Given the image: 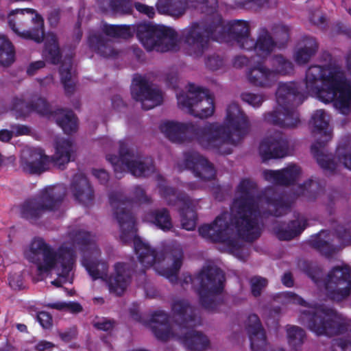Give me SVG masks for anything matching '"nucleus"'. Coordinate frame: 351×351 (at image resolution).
Wrapping results in <instances>:
<instances>
[{
  "label": "nucleus",
  "instance_id": "obj_1",
  "mask_svg": "<svg viewBox=\"0 0 351 351\" xmlns=\"http://www.w3.org/2000/svg\"><path fill=\"white\" fill-rule=\"evenodd\" d=\"M71 241L64 243L56 250L49 246L42 239H34L25 250V258L34 263L40 273L54 272L58 276L66 277L73 265L74 247L76 245H87L82 265L93 279L104 280L111 292L116 295L123 293L128 285L129 271L125 264L114 265L110 276L106 274L107 265L98 261L99 251L94 244V237L85 231H78L70 236Z\"/></svg>",
  "mask_w": 351,
  "mask_h": 351
},
{
  "label": "nucleus",
  "instance_id": "obj_2",
  "mask_svg": "<svg viewBox=\"0 0 351 351\" xmlns=\"http://www.w3.org/2000/svg\"><path fill=\"white\" fill-rule=\"evenodd\" d=\"M254 184L248 180H243L238 187L239 197L234 200L231 213H224L218 216L211 224L202 226L199 232L206 239L223 243L227 250L235 253L237 250L238 236L247 241L256 239L261 233L257 220L256 208L261 199L252 197Z\"/></svg>",
  "mask_w": 351,
  "mask_h": 351
},
{
  "label": "nucleus",
  "instance_id": "obj_3",
  "mask_svg": "<svg viewBox=\"0 0 351 351\" xmlns=\"http://www.w3.org/2000/svg\"><path fill=\"white\" fill-rule=\"evenodd\" d=\"M305 91L324 103L332 102L341 114H347L351 110V82L338 65L309 67L306 74Z\"/></svg>",
  "mask_w": 351,
  "mask_h": 351
},
{
  "label": "nucleus",
  "instance_id": "obj_4",
  "mask_svg": "<svg viewBox=\"0 0 351 351\" xmlns=\"http://www.w3.org/2000/svg\"><path fill=\"white\" fill-rule=\"evenodd\" d=\"M248 128L245 114L237 104H232L228 107L224 125L215 123L206 125L197 132L196 140L205 149H217L223 154H228L231 152L229 143L246 134Z\"/></svg>",
  "mask_w": 351,
  "mask_h": 351
},
{
  "label": "nucleus",
  "instance_id": "obj_5",
  "mask_svg": "<svg viewBox=\"0 0 351 351\" xmlns=\"http://www.w3.org/2000/svg\"><path fill=\"white\" fill-rule=\"evenodd\" d=\"M141 43L148 50L158 51H176L178 48L176 32L172 28L152 23H141L135 26L107 25L104 34L111 38H128L134 32Z\"/></svg>",
  "mask_w": 351,
  "mask_h": 351
},
{
  "label": "nucleus",
  "instance_id": "obj_6",
  "mask_svg": "<svg viewBox=\"0 0 351 351\" xmlns=\"http://www.w3.org/2000/svg\"><path fill=\"white\" fill-rule=\"evenodd\" d=\"M304 98L295 83L280 84L276 92V108L266 117V120L282 127L295 126L299 122L295 107L303 101Z\"/></svg>",
  "mask_w": 351,
  "mask_h": 351
},
{
  "label": "nucleus",
  "instance_id": "obj_7",
  "mask_svg": "<svg viewBox=\"0 0 351 351\" xmlns=\"http://www.w3.org/2000/svg\"><path fill=\"white\" fill-rule=\"evenodd\" d=\"M8 24L19 36L40 42L43 38V20L34 10L16 9L8 16Z\"/></svg>",
  "mask_w": 351,
  "mask_h": 351
},
{
  "label": "nucleus",
  "instance_id": "obj_8",
  "mask_svg": "<svg viewBox=\"0 0 351 351\" xmlns=\"http://www.w3.org/2000/svg\"><path fill=\"white\" fill-rule=\"evenodd\" d=\"M134 245L138 261L145 268L153 267L158 273L169 278L171 282L176 280L177 273L182 265L181 253L174 258L171 268H164L167 261L162 255L156 254L147 243L138 237H134Z\"/></svg>",
  "mask_w": 351,
  "mask_h": 351
},
{
  "label": "nucleus",
  "instance_id": "obj_9",
  "mask_svg": "<svg viewBox=\"0 0 351 351\" xmlns=\"http://www.w3.org/2000/svg\"><path fill=\"white\" fill-rule=\"evenodd\" d=\"M177 99L178 106L195 117L206 118L214 112L213 97L194 85H189L186 92L178 95Z\"/></svg>",
  "mask_w": 351,
  "mask_h": 351
},
{
  "label": "nucleus",
  "instance_id": "obj_10",
  "mask_svg": "<svg viewBox=\"0 0 351 351\" xmlns=\"http://www.w3.org/2000/svg\"><path fill=\"white\" fill-rule=\"evenodd\" d=\"M232 29L236 34L237 41L240 47L245 49L254 47L258 56H267L276 47L268 32L264 29L261 32L254 45V41L248 36L249 27L245 21L234 22L232 25Z\"/></svg>",
  "mask_w": 351,
  "mask_h": 351
},
{
  "label": "nucleus",
  "instance_id": "obj_11",
  "mask_svg": "<svg viewBox=\"0 0 351 351\" xmlns=\"http://www.w3.org/2000/svg\"><path fill=\"white\" fill-rule=\"evenodd\" d=\"M107 159L113 165L116 173L122 172L127 169L133 176L138 177L147 176L149 171L153 169L148 160L146 162L147 167L145 168V162L143 163L139 158L130 154L128 149L125 151L124 147H121L119 157L108 156Z\"/></svg>",
  "mask_w": 351,
  "mask_h": 351
},
{
  "label": "nucleus",
  "instance_id": "obj_12",
  "mask_svg": "<svg viewBox=\"0 0 351 351\" xmlns=\"http://www.w3.org/2000/svg\"><path fill=\"white\" fill-rule=\"evenodd\" d=\"M132 97L142 104L145 110H149L161 104V93L142 76L134 77L131 88Z\"/></svg>",
  "mask_w": 351,
  "mask_h": 351
},
{
  "label": "nucleus",
  "instance_id": "obj_13",
  "mask_svg": "<svg viewBox=\"0 0 351 351\" xmlns=\"http://www.w3.org/2000/svg\"><path fill=\"white\" fill-rule=\"evenodd\" d=\"M326 289L333 300L347 296L351 290V269L347 266L333 269L328 276Z\"/></svg>",
  "mask_w": 351,
  "mask_h": 351
},
{
  "label": "nucleus",
  "instance_id": "obj_14",
  "mask_svg": "<svg viewBox=\"0 0 351 351\" xmlns=\"http://www.w3.org/2000/svg\"><path fill=\"white\" fill-rule=\"evenodd\" d=\"M275 62L278 64L276 71H267L261 63L258 62L256 66L249 70L247 74L248 80L256 86H267L274 79L276 73L287 74L292 69L291 63L281 56L277 57Z\"/></svg>",
  "mask_w": 351,
  "mask_h": 351
},
{
  "label": "nucleus",
  "instance_id": "obj_15",
  "mask_svg": "<svg viewBox=\"0 0 351 351\" xmlns=\"http://www.w3.org/2000/svg\"><path fill=\"white\" fill-rule=\"evenodd\" d=\"M317 149V145H313L312 150L318 164L322 169L333 171L342 165L351 171V147H338L336 151V156L333 158L322 152L319 153L316 151Z\"/></svg>",
  "mask_w": 351,
  "mask_h": 351
},
{
  "label": "nucleus",
  "instance_id": "obj_16",
  "mask_svg": "<svg viewBox=\"0 0 351 351\" xmlns=\"http://www.w3.org/2000/svg\"><path fill=\"white\" fill-rule=\"evenodd\" d=\"M56 195L55 188L46 189L40 199L26 202L22 206L21 215L27 219H33L46 210L53 209L59 202Z\"/></svg>",
  "mask_w": 351,
  "mask_h": 351
},
{
  "label": "nucleus",
  "instance_id": "obj_17",
  "mask_svg": "<svg viewBox=\"0 0 351 351\" xmlns=\"http://www.w3.org/2000/svg\"><path fill=\"white\" fill-rule=\"evenodd\" d=\"M206 29L198 24H193L184 30L185 50L190 56H199L207 43L205 36Z\"/></svg>",
  "mask_w": 351,
  "mask_h": 351
},
{
  "label": "nucleus",
  "instance_id": "obj_18",
  "mask_svg": "<svg viewBox=\"0 0 351 351\" xmlns=\"http://www.w3.org/2000/svg\"><path fill=\"white\" fill-rule=\"evenodd\" d=\"M333 317H336V315L332 311L327 312L317 311L307 324V326L318 335H332L338 332L335 330L336 322Z\"/></svg>",
  "mask_w": 351,
  "mask_h": 351
},
{
  "label": "nucleus",
  "instance_id": "obj_19",
  "mask_svg": "<svg viewBox=\"0 0 351 351\" xmlns=\"http://www.w3.org/2000/svg\"><path fill=\"white\" fill-rule=\"evenodd\" d=\"M215 2V0H159L157 9L162 14L173 16H180L184 14L186 5L196 8L199 4H206Z\"/></svg>",
  "mask_w": 351,
  "mask_h": 351
},
{
  "label": "nucleus",
  "instance_id": "obj_20",
  "mask_svg": "<svg viewBox=\"0 0 351 351\" xmlns=\"http://www.w3.org/2000/svg\"><path fill=\"white\" fill-rule=\"evenodd\" d=\"M185 160L186 168L192 169L195 176L204 180H210L215 177V171L213 166L199 154L189 155Z\"/></svg>",
  "mask_w": 351,
  "mask_h": 351
},
{
  "label": "nucleus",
  "instance_id": "obj_21",
  "mask_svg": "<svg viewBox=\"0 0 351 351\" xmlns=\"http://www.w3.org/2000/svg\"><path fill=\"white\" fill-rule=\"evenodd\" d=\"M49 160V158L41 149H35L31 152H23V167L24 170L29 173H39L46 169L45 166Z\"/></svg>",
  "mask_w": 351,
  "mask_h": 351
},
{
  "label": "nucleus",
  "instance_id": "obj_22",
  "mask_svg": "<svg viewBox=\"0 0 351 351\" xmlns=\"http://www.w3.org/2000/svg\"><path fill=\"white\" fill-rule=\"evenodd\" d=\"M261 154L265 159L285 157L287 154L286 143L280 134L263 141L260 145Z\"/></svg>",
  "mask_w": 351,
  "mask_h": 351
},
{
  "label": "nucleus",
  "instance_id": "obj_23",
  "mask_svg": "<svg viewBox=\"0 0 351 351\" xmlns=\"http://www.w3.org/2000/svg\"><path fill=\"white\" fill-rule=\"evenodd\" d=\"M247 330L252 349L254 351H263L267 345L266 337L258 317L256 315H251L248 317Z\"/></svg>",
  "mask_w": 351,
  "mask_h": 351
},
{
  "label": "nucleus",
  "instance_id": "obj_24",
  "mask_svg": "<svg viewBox=\"0 0 351 351\" xmlns=\"http://www.w3.org/2000/svg\"><path fill=\"white\" fill-rule=\"evenodd\" d=\"M300 169L293 165H289L280 171L266 170L263 172L265 180L279 184H289L297 180Z\"/></svg>",
  "mask_w": 351,
  "mask_h": 351
},
{
  "label": "nucleus",
  "instance_id": "obj_25",
  "mask_svg": "<svg viewBox=\"0 0 351 351\" xmlns=\"http://www.w3.org/2000/svg\"><path fill=\"white\" fill-rule=\"evenodd\" d=\"M202 287L213 291H219L222 289L224 281L223 272L216 267L204 269L197 278Z\"/></svg>",
  "mask_w": 351,
  "mask_h": 351
},
{
  "label": "nucleus",
  "instance_id": "obj_26",
  "mask_svg": "<svg viewBox=\"0 0 351 351\" xmlns=\"http://www.w3.org/2000/svg\"><path fill=\"white\" fill-rule=\"evenodd\" d=\"M328 116L322 110H317L313 114L311 124L313 127L315 136L325 143L332 137V132L328 127Z\"/></svg>",
  "mask_w": 351,
  "mask_h": 351
},
{
  "label": "nucleus",
  "instance_id": "obj_27",
  "mask_svg": "<svg viewBox=\"0 0 351 351\" xmlns=\"http://www.w3.org/2000/svg\"><path fill=\"white\" fill-rule=\"evenodd\" d=\"M71 189L75 199L84 204L92 199L93 191L86 178L82 173L74 177Z\"/></svg>",
  "mask_w": 351,
  "mask_h": 351
},
{
  "label": "nucleus",
  "instance_id": "obj_28",
  "mask_svg": "<svg viewBox=\"0 0 351 351\" xmlns=\"http://www.w3.org/2000/svg\"><path fill=\"white\" fill-rule=\"evenodd\" d=\"M149 327L155 336L162 340H166L173 335L170 332V326L167 315L162 311L156 313L149 322Z\"/></svg>",
  "mask_w": 351,
  "mask_h": 351
},
{
  "label": "nucleus",
  "instance_id": "obj_29",
  "mask_svg": "<svg viewBox=\"0 0 351 351\" xmlns=\"http://www.w3.org/2000/svg\"><path fill=\"white\" fill-rule=\"evenodd\" d=\"M188 125L172 121L161 123L160 130L167 138L175 142H180L188 130Z\"/></svg>",
  "mask_w": 351,
  "mask_h": 351
},
{
  "label": "nucleus",
  "instance_id": "obj_30",
  "mask_svg": "<svg viewBox=\"0 0 351 351\" xmlns=\"http://www.w3.org/2000/svg\"><path fill=\"white\" fill-rule=\"evenodd\" d=\"M73 152V147L71 142L66 139H59L55 146V154L53 159L55 164L60 168L68 163Z\"/></svg>",
  "mask_w": 351,
  "mask_h": 351
},
{
  "label": "nucleus",
  "instance_id": "obj_31",
  "mask_svg": "<svg viewBox=\"0 0 351 351\" xmlns=\"http://www.w3.org/2000/svg\"><path fill=\"white\" fill-rule=\"evenodd\" d=\"M182 343L190 350L200 351L206 348L208 345L206 337L193 330H189L183 338H180Z\"/></svg>",
  "mask_w": 351,
  "mask_h": 351
},
{
  "label": "nucleus",
  "instance_id": "obj_32",
  "mask_svg": "<svg viewBox=\"0 0 351 351\" xmlns=\"http://www.w3.org/2000/svg\"><path fill=\"white\" fill-rule=\"evenodd\" d=\"M55 119L65 133L69 134L76 130L77 119L72 112L59 110L55 113Z\"/></svg>",
  "mask_w": 351,
  "mask_h": 351
},
{
  "label": "nucleus",
  "instance_id": "obj_33",
  "mask_svg": "<svg viewBox=\"0 0 351 351\" xmlns=\"http://www.w3.org/2000/svg\"><path fill=\"white\" fill-rule=\"evenodd\" d=\"M116 217L123 231V234H125V232L127 231L128 234L134 236L135 232L134 221L129 212L126 211L125 208L119 206L116 211Z\"/></svg>",
  "mask_w": 351,
  "mask_h": 351
},
{
  "label": "nucleus",
  "instance_id": "obj_34",
  "mask_svg": "<svg viewBox=\"0 0 351 351\" xmlns=\"http://www.w3.org/2000/svg\"><path fill=\"white\" fill-rule=\"evenodd\" d=\"M145 221L153 223L162 230H168L172 227L169 215L166 210H161L155 213L148 214L145 217Z\"/></svg>",
  "mask_w": 351,
  "mask_h": 351
},
{
  "label": "nucleus",
  "instance_id": "obj_35",
  "mask_svg": "<svg viewBox=\"0 0 351 351\" xmlns=\"http://www.w3.org/2000/svg\"><path fill=\"white\" fill-rule=\"evenodd\" d=\"M45 49L44 56L52 63L56 64L59 61V49L56 43V37L53 34L49 33L45 37Z\"/></svg>",
  "mask_w": 351,
  "mask_h": 351
},
{
  "label": "nucleus",
  "instance_id": "obj_36",
  "mask_svg": "<svg viewBox=\"0 0 351 351\" xmlns=\"http://www.w3.org/2000/svg\"><path fill=\"white\" fill-rule=\"evenodd\" d=\"M14 52L12 43L0 35V64L7 66L14 61Z\"/></svg>",
  "mask_w": 351,
  "mask_h": 351
},
{
  "label": "nucleus",
  "instance_id": "obj_37",
  "mask_svg": "<svg viewBox=\"0 0 351 351\" xmlns=\"http://www.w3.org/2000/svg\"><path fill=\"white\" fill-rule=\"evenodd\" d=\"M317 43L313 38H309L306 41L304 47H300L295 54V60L298 64L306 62L315 52Z\"/></svg>",
  "mask_w": 351,
  "mask_h": 351
},
{
  "label": "nucleus",
  "instance_id": "obj_38",
  "mask_svg": "<svg viewBox=\"0 0 351 351\" xmlns=\"http://www.w3.org/2000/svg\"><path fill=\"white\" fill-rule=\"evenodd\" d=\"M88 44L90 47L98 51L104 56H111L113 54L108 44L104 40L103 36L99 34H92L88 37Z\"/></svg>",
  "mask_w": 351,
  "mask_h": 351
},
{
  "label": "nucleus",
  "instance_id": "obj_39",
  "mask_svg": "<svg viewBox=\"0 0 351 351\" xmlns=\"http://www.w3.org/2000/svg\"><path fill=\"white\" fill-rule=\"evenodd\" d=\"M305 228V221L300 219L293 221L289 230H279L277 232L278 237L281 240H289L300 234Z\"/></svg>",
  "mask_w": 351,
  "mask_h": 351
},
{
  "label": "nucleus",
  "instance_id": "obj_40",
  "mask_svg": "<svg viewBox=\"0 0 351 351\" xmlns=\"http://www.w3.org/2000/svg\"><path fill=\"white\" fill-rule=\"evenodd\" d=\"M99 3L104 7V4L109 3L110 9L116 13H129L132 9L131 4L128 0H99Z\"/></svg>",
  "mask_w": 351,
  "mask_h": 351
},
{
  "label": "nucleus",
  "instance_id": "obj_41",
  "mask_svg": "<svg viewBox=\"0 0 351 351\" xmlns=\"http://www.w3.org/2000/svg\"><path fill=\"white\" fill-rule=\"evenodd\" d=\"M287 339L289 345L292 347H296L301 344L304 338V332L297 326H287Z\"/></svg>",
  "mask_w": 351,
  "mask_h": 351
},
{
  "label": "nucleus",
  "instance_id": "obj_42",
  "mask_svg": "<svg viewBox=\"0 0 351 351\" xmlns=\"http://www.w3.org/2000/svg\"><path fill=\"white\" fill-rule=\"evenodd\" d=\"M181 222L183 228L186 230H192L195 227L196 217L192 209H189L187 205V210L185 211L183 208L181 211Z\"/></svg>",
  "mask_w": 351,
  "mask_h": 351
},
{
  "label": "nucleus",
  "instance_id": "obj_43",
  "mask_svg": "<svg viewBox=\"0 0 351 351\" xmlns=\"http://www.w3.org/2000/svg\"><path fill=\"white\" fill-rule=\"evenodd\" d=\"M48 306L60 311H69L71 313H77L81 311L82 307L78 303L75 302H57L48 304Z\"/></svg>",
  "mask_w": 351,
  "mask_h": 351
},
{
  "label": "nucleus",
  "instance_id": "obj_44",
  "mask_svg": "<svg viewBox=\"0 0 351 351\" xmlns=\"http://www.w3.org/2000/svg\"><path fill=\"white\" fill-rule=\"evenodd\" d=\"M267 285V280L261 277H254L251 280L252 291L254 295H258L262 289Z\"/></svg>",
  "mask_w": 351,
  "mask_h": 351
},
{
  "label": "nucleus",
  "instance_id": "obj_45",
  "mask_svg": "<svg viewBox=\"0 0 351 351\" xmlns=\"http://www.w3.org/2000/svg\"><path fill=\"white\" fill-rule=\"evenodd\" d=\"M60 75L62 83L64 84V88L66 91H70V88H72L74 85L73 81L71 80V73L69 71L67 66L62 68L60 69Z\"/></svg>",
  "mask_w": 351,
  "mask_h": 351
},
{
  "label": "nucleus",
  "instance_id": "obj_46",
  "mask_svg": "<svg viewBox=\"0 0 351 351\" xmlns=\"http://www.w3.org/2000/svg\"><path fill=\"white\" fill-rule=\"evenodd\" d=\"M242 99L251 106L258 107L263 101L264 99L261 95L245 93L242 95Z\"/></svg>",
  "mask_w": 351,
  "mask_h": 351
},
{
  "label": "nucleus",
  "instance_id": "obj_47",
  "mask_svg": "<svg viewBox=\"0 0 351 351\" xmlns=\"http://www.w3.org/2000/svg\"><path fill=\"white\" fill-rule=\"evenodd\" d=\"M37 319L43 328H49L52 326L51 316L47 312H40L37 315Z\"/></svg>",
  "mask_w": 351,
  "mask_h": 351
},
{
  "label": "nucleus",
  "instance_id": "obj_48",
  "mask_svg": "<svg viewBox=\"0 0 351 351\" xmlns=\"http://www.w3.org/2000/svg\"><path fill=\"white\" fill-rule=\"evenodd\" d=\"M173 311L175 313L186 316L191 312V307L183 301H178L173 305Z\"/></svg>",
  "mask_w": 351,
  "mask_h": 351
},
{
  "label": "nucleus",
  "instance_id": "obj_49",
  "mask_svg": "<svg viewBox=\"0 0 351 351\" xmlns=\"http://www.w3.org/2000/svg\"><path fill=\"white\" fill-rule=\"evenodd\" d=\"M9 285L14 289H19L23 287V278L20 274H14L10 276Z\"/></svg>",
  "mask_w": 351,
  "mask_h": 351
},
{
  "label": "nucleus",
  "instance_id": "obj_50",
  "mask_svg": "<svg viewBox=\"0 0 351 351\" xmlns=\"http://www.w3.org/2000/svg\"><path fill=\"white\" fill-rule=\"evenodd\" d=\"M329 237V234L325 231L319 232L317 235L318 241L315 243L316 247L324 250V245H328L329 239L327 238Z\"/></svg>",
  "mask_w": 351,
  "mask_h": 351
},
{
  "label": "nucleus",
  "instance_id": "obj_51",
  "mask_svg": "<svg viewBox=\"0 0 351 351\" xmlns=\"http://www.w3.org/2000/svg\"><path fill=\"white\" fill-rule=\"evenodd\" d=\"M54 348V344L45 340L39 341L34 346L36 351H51Z\"/></svg>",
  "mask_w": 351,
  "mask_h": 351
},
{
  "label": "nucleus",
  "instance_id": "obj_52",
  "mask_svg": "<svg viewBox=\"0 0 351 351\" xmlns=\"http://www.w3.org/2000/svg\"><path fill=\"white\" fill-rule=\"evenodd\" d=\"M95 327L102 330H109L113 326V323L106 319L102 318L94 323Z\"/></svg>",
  "mask_w": 351,
  "mask_h": 351
},
{
  "label": "nucleus",
  "instance_id": "obj_53",
  "mask_svg": "<svg viewBox=\"0 0 351 351\" xmlns=\"http://www.w3.org/2000/svg\"><path fill=\"white\" fill-rule=\"evenodd\" d=\"M135 8L138 12L145 14L149 18L154 15V10L152 7L137 3L135 4Z\"/></svg>",
  "mask_w": 351,
  "mask_h": 351
},
{
  "label": "nucleus",
  "instance_id": "obj_54",
  "mask_svg": "<svg viewBox=\"0 0 351 351\" xmlns=\"http://www.w3.org/2000/svg\"><path fill=\"white\" fill-rule=\"evenodd\" d=\"M282 295L285 298L287 302H293L300 304H303L304 303V301L301 298L293 293H282Z\"/></svg>",
  "mask_w": 351,
  "mask_h": 351
},
{
  "label": "nucleus",
  "instance_id": "obj_55",
  "mask_svg": "<svg viewBox=\"0 0 351 351\" xmlns=\"http://www.w3.org/2000/svg\"><path fill=\"white\" fill-rule=\"evenodd\" d=\"M44 66L45 62L43 61L39 60L29 64V66L27 68V72L29 75H34L38 69L43 68Z\"/></svg>",
  "mask_w": 351,
  "mask_h": 351
},
{
  "label": "nucleus",
  "instance_id": "obj_56",
  "mask_svg": "<svg viewBox=\"0 0 351 351\" xmlns=\"http://www.w3.org/2000/svg\"><path fill=\"white\" fill-rule=\"evenodd\" d=\"M93 174L101 182H104L108 179V174L104 170H95Z\"/></svg>",
  "mask_w": 351,
  "mask_h": 351
},
{
  "label": "nucleus",
  "instance_id": "obj_57",
  "mask_svg": "<svg viewBox=\"0 0 351 351\" xmlns=\"http://www.w3.org/2000/svg\"><path fill=\"white\" fill-rule=\"evenodd\" d=\"M13 132H10L6 130H3L0 131V140L1 141H8L12 136Z\"/></svg>",
  "mask_w": 351,
  "mask_h": 351
},
{
  "label": "nucleus",
  "instance_id": "obj_58",
  "mask_svg": "<svg viewBox=\"0 0 351 351\" xmlns=\"http://www.w3.org/2000/svg\"><path fill=\"white\" fill-rule=\"evenodd\" d=\"M29 132V130L26 126L19 125L16 127L15 130L13 131V133H14L16 135H24L28 134Z\"/></svg>",
  "mask_w": 351,
  "mask_h": 351
},
{
  "label": "nucleus",
  "instance_id": "obj_59",
  "mask_svg": "<svg viewBox=\"0 0 351 351\" xmlns=\"http://www.w3.org/2000/svg\"><path fill=\"white\" fill-rule=\"evenodd\" d=\"M218 63H221V60H218V58H213L208 60L207 65L211 69H217L219 67Z\"/></svg>",
  "mask_w": 351,
  "mask_h": 351
},
{
  "label": "nucleus",
  "instance_id": "obj_60",
  "mask_svg": "<svg viewBox=\"0 0 351 351\" xmlns=\"http://www.w3.org/2000/svg\"><path fill=\"white\" fill-rule=\"evenodd\" d=\"M282 280V283L287 287H291L293 285L292 277L289 274H285Z\"/></svg>",
  "mask_w": 351,
  "mask_h": 351
},
{
  "label": "nucleus",
  "instance_id": "obj_61",
  "mask_svg": "<svg viewBox=\"0 0 351 351\" xmlns=\"http://www.w3.org/2000/svg\"><path fill=\"white\" fill-rule=\"evenodd\" d=\"M337 239L339 241H342L344 245L349 244L351 241L350 236L347 232H345L342 236H338Z\"/></svg>",
  "mask_w": 351,
  "mask_h": 351
},
{
  "label": "nucleus",
  "instance_id": "obj_62",
  "mask_svg": "<svg viewBox=\"0 0 351 351\" xmlns=\"http://www.w3.org/2000/svg\"><path fill=\"white\" fill-rule=\"evenodd\" d=\"M338 346L341 348L343 351H351V343L339 342Z\"/></svg>",
  "mask_w": 351,
  "mask_h": 351
},
{
  "label": "nucleus",
  "instance_id": "obj_63",
  "mask_svg": "<svg viewBox=\"0 0 351 351\" xmlns=\"http://www.w3.org/2000/svg\"><path fill=\"white\" fill-rule=\"evenodd\" d=\"M179 330L180 331V332L182 333V335H183V336H179L178 335V334H176V336H178V338L180 339V341L182 342L180 338H183L185 337L186 335V333L187 332H189V330L186 328V326H180L179 327Z\"/></svg>",
  "mask_w": 351,
  "mask_h": 351
},
{
  "label": "nucleus",
  "instance_id": "obj_64",
  "mask_svg": "<svg viewBox=\"0 0 351 351\" xmlns=\"http://www.w3.org/2000/svg\"><path fill=\"white\" fill-rule=\"evenodd\" d=\"M16 328L21 332H25L27 330V326L22 324H18Z\"/></svg>",
  "mask_w": 351,
  "mask_h": 351
}]
</instances>
